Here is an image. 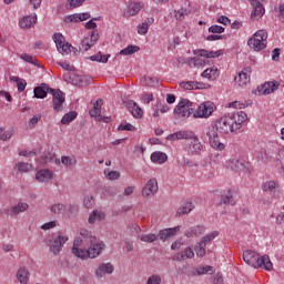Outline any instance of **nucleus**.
Instances as JSON below:
<instances>
[{"mask_svg": "<svg viewBox=\"0 0 284 284\" xmlns=\"http://www.w3.org/2000/svg\"><path fill=\"white\" fill-rule=\"evenodd\" d=\"M130 112L134 119H143V109L142 108H131Z\"/></svg>", "mask_w": 284, "mask_h": 284, "instance_id": "nucleus-56", "label": "nucleus"}, {"mask_svg": "<svg viewBox=\"0 0 284 284\" xmlns=\"http://www.w3.org/2000/svg\"><path fill=\"white\" fill-rule=\"evenodd\" d=\"M114 272V266L111 263H102L95 271V276L98 278H103L106 274H112Z\"/></svg>", "mask_w": 284, "mask_h": 284, "instance_id": "nucleus-21", "label": "nucleus"}, {"mask_svg": "<svg viewBox=\"0 0 284 284\" xmlns=\"http://www.w3.org/2000/svg\"><path fill=\"white\" fill-rule=\"evenodd\" d=\"M247 44L255 52H261L267 48V31L258 30L254 36L247 41Z\"/></svg>", "mask_w": 284, "mask_h": 284, "instance_id": "nucleus-5", "label": "nucleus"}, {"mask_svg": "<svg viewBox=\"0 0 284 284\" xmlns=\"http://www.w3.org/2000/svg\"><path fill=\"white\" fill-rule=\"evenodd\" d=\"M61 163L65 168H72V165H77V158H70L68 155H63L61 158Z\"/></svg>", "mask_w": 284, "mask_h": 284, "instance_id": "nucleus-46", "label": "nucleus"}, {"mask_svg": "<svg viewBox=\"0 0 284 284\" xmlns=\"http://www.w3.org/2000/svg\"><path fill=\"white\" fill-rule=\"evenodd\" d=\"M16 168L20 171V172H32L33 166L30 163H26V162H18L16 164Z\"/></svg>", "mask_w": 284, "mask_h": 284, "instance_id": "nucleus-47", "label": "nucleus"}, {"mask_svg": "<svg viewBox=\"0 0 284 284\" xmlns=\"http://www.w3.org/2000/svg\"><path fill=\"white\" fill-rule=\"evenodd\" d=\"M52 161H54V163L57 165H59V163H61V160L57 159V155H54V153L52 152H45L42 154V163H52Z\"/></svg>", "mask_w": 284, "mask_h": 284, "instance_id": "nucleus-39", "label": "nucleus"}, {"mask_svg": "<svg viewBox=\"0 0 284 284\" xmlns=\"http://www.w3.org/2000/svg\"><path fill=\"white\" fill-rule=\"evenodd\" d=\"M251 105H254V102L252 100H246L244 102L241 101H234L226 104V108H250Z\"/></svg>", "mask_w": 284, "mask_h": 284, "instance_id": "nucleus-42", "label": "nucleus"}, {"mask_svg": "<svg viewBox=\"0 0 284 284\" xmlns=\"http://www.w3.org/2000/svg\"><path fill=\"white\" fill-rule=\"evenodd\" d=\"M209 32H212L213 34H223V32H225V28L214 24L209 28Z\"/></svg>", "mask_w": 284, "mask_h": 284, "instance_id": "nucleus-58", "label": "nucleus"}, {"mask_svg": "<svg viewBox=\"0 0 284 284\" xmlns=\"http://www.w3.org/2000/svg\"><path fill=\"white\" fill-rule=\"evenodd\" d=\"M202 234H205V226L203 225L191 226L184 232V236L191 240L199 239V236H202Z\"/></svg>", "mask_w": 284, "mask_h": 284, "instance_id": "nucleus-17", "label": "nucleus"}, {"mask_svg": "<svg viewBox=\"0 0 284 284\" xmlns=\"http://www.w3.org/2000/svg\"><path fill=\"white\" fill-rule=\"evenodd\" d=\"M253 12L251 13V19H261L263 14H265V8L257 0L252 2Z\"/></svg>", "mask_w": 284, "mask_h": 284, "instance_id": "nucleus-29", "label": "nucleus"}, {"mask_svg": "<svg viewBox=\"0 0 284 284\" xmlns=\"http://www.w3.org/2000/svg\"><path fill=\"white\" fill-rule=\"evenodd\" d=\"M54 43L57 45V49H59V45H62L65 43V38L61 33H55L53 36Z\"/></svg>", "mask_w": 284, "mask_h": 284, "instance_id": "nucleus-59", "label": "nucleus"}, {"mask_svg": "<svg viewBox=\"0 0 284 284\" xmlns=\"http://www.w3.org/2000/svg\"><path fill=\"white\" fill-rule=\"evenodd\" d=\"M180 88H182L183 90H203V88H205L204 83L201 82H195V81H186V82H181L180 83Z\"/></svg>", "mask_w": 284, "mask_h": 284, "instance_id": "nucleus-33", "label": "nucleus"}, {"mask_svg": "<svg viewBox=\"0 0 284 284\" xmlns=\"http://www.w3.org/2000/svg\"><path fill=\"white\" fill-rule=\"evenodd\" d=\"M194 54L204 57L207 61V59H219V57H221V54H223V51H207L205 49H202V50H195Z\"/></svg>", "mask_w": 284, "mask_h": 284, "instance_id": "nucleus-31", "label": "nucleus"}, {"mask_svg": "<svg viewBox=\"0 0 284 284\" xmlns=\"http://www.w3.org/2000/svg\"><path fill=\"white\" fill-rule=\"evenodd\" d=\"M196 274H199V276L203 275V274H214V267L212 266H200L195 270Z\"/></svg>", "mask_w": 284, "mask_h": 284, "instance_id": "nucleus-49", "label": "nucleus"}, {"mask_svg": "<svg viewBox=\"0 0 284 284\" xmlns=\"http://www.w3.org/2000/svg\"><path fill=\"white\" fill-rule=\"evenodd\" d=\"M211 128H214L220 134H234L236 132L230 113L217 119Z\"/></svg>", "mask_w": 284, "mask_h": 284, "instance_id": "nucleus-4", "label": "nucleus"}, {"mask_svg": "<svg viewBox=\"0 0 284 284\" xmlns=\"http://www.w3.org/2000/svg\"><path fill=\"white\" fill-rule=\"evenodd\" d=\"M243 261L246 265L254 267L255 270H266V272H272L274 270V264L270 260L268 255L258 256V253L252 250H246L243 252Z\"/></svg>", "mask_w": 284, "mask_h": 284, "instance_id": "nucleus-3", "label": "nucleus"}, {"mask_svg": "<svg viewBox=\"0 0 284 284\" xmlns=\"http://www.w3.org/2000/svg\"><path fill=\"white\" fill-rule=\"evenodd\" d=\"M89 114L92 119L95 121H100L102 123H110L112 121L111 116H106L105 113H103L101 108H93L89 111Z\"/></svg>", "mask_w": 284, "mask_h": 284, "instance_id": "nucleus-18", "label": "nucleus"}, {"mask_svg": "<svg viewBox=\"0 0 284 284\" xmlns=\"http://www.w3.org/2000/svg\"><path fill=\"white\" fill-rule=\"evenodd\" d=\"M192 202H186L183 206L179 207L176 211V216H185V214H190L191 210H193Z\"/></svg>", "mask_w": 284, "mask_h": 284, "instance_id": "nucleus-40", "label": "nucleus"}, {"mask_svg": "<svg viewBox=\"0 0 284 284\" xmlns=\"http://www.w3.org/2000/svg\"><path fill=\"white\" fill-rule=\"evenodd\" d=\"M152 101H154V95L152 93H144L141 98V102L145 103L146 105Z\"/></svg>", "mask_w": 284, "mask_h": 284, "instance_id": "nucleus-62", "label": "nucleus"}, {"mask_svg": "<svg viewBox=\"0 0 284 284\" xmlns=\"http://www.w3.org/2000/svg\"><path fill=\"white\" fill-rule=\"evenodd\" d=\"M152 163H158L159 165H163L168 161V154L156 151L151 154Z\"/></svg>", "mask_w": 284, "mask_h": 284, "instance_id": "nucleus-34", "label": "nucleus"}, {"mask_svg": "<svg viewBox=\"0 0 284 284\" xmlns=\"http://www.w3.org/2000/svg\"><path fill=\"white\" fill-rule=\"evenodd\" d=\"M119 132H136V126L126 123V124H120L118 126Z\"/></svg>", "mask_w": 284, "mask_h": 284, "instance_id": "nucleus-50", "label": "nucleus"}, {"mask_svg": "<svg viewBox=\"0 0 284 284\" xmlns=\"http://www.w3.org/2000/svg\"><path fill=\"white\" fill-rule=\"evenodd\" d=\"M230 118L232 119V123H233V128H235V132H239V130H241V128H243L245 123L250 122V118L247 116V113L243 111L232 113L230 114Z\"/></svg>", "mask_w": 284, "mask_h": 284, "instance_id": "nucleus-9", "label": "nucleus"}, {"mask_svg": "<svg viewBox=\"0 0 284 284\" xmlns=\"http://www.w3.org/2000/svg\"><path fill=\"white\" fill-rule=\"evenodd\" d=\"M104 176H106V179L109 181H116V179H120L121 173L118 171H110V170H105L104 171Z\"/></svg>", "mask_w": 284, "mask_h": 284, "instance_id": "nucleus-48", "label": "nucleus"}, {"mask_svg": "<svg viewBox=\"0 0 284 284\" xmlns=\"http://www.w3.org/2000/svg\"><path fill=\"white\" fill-rule=\"evenodd\" d=\"M50 90H52V88H50V85L42 83L39 87H36L33 89V94L36 99H45L48 97V94H50Z\"/></svg>", "mask_w": 284, "mask_h": 284, "instance_id": "nucleus-23", "label": "nucleus"}, {"mask_svg": "<svg viewBox=\"0 0 284 284\" xmlns=\"http://www.w3.org/2000/svg\"><path fill=\"white\" fill-rule=\"evenodd\" d=\"M54 179V172L49 169H41L36 173V181L42 185H50Z\"/></svg>", "mask_w": 284, "mask_h": 284, "instance_id": "nucleus-10", "label": "nucleus"}, {"mask_svg": "<svg viewBox=\"0 0 284 284\" xmlns=\"http://www.w3.org/2000/svg\"><path fill=\"white\" fill-rule=\"evenodd\" d=\"M39 121H41V113H38L36 115H33L29 122H28V125L30 129L32 128H37V124L39 123Z\"/></svg>", "mask_w": 284, "mask_h": 284, "instance_id": "nucleus-54", "label": "nucleus"}, {"mask_svg": "<svg viewBox=\"0 0 284 284\" xmlns=\"http://www.w3.org/2000/svg\"><path fill=\"white\" fill-rule=\"evenodd\" d=\"M49 95L52 98L54 108H59L65 103V93L59 89H51Z\"/></svg>", "mask_w": 284, "mask_h": 284, "instance_id": "nucleus-15", "label": "nucleus"}, {"mask_svg": "<svg viewBox=\"0 0 284 284\" xmlns=\"http://www.w3.org/2000/svg\"><path fill=\"white\" fill-rule=\"evenodd\" d=\"M222 203L224 205L232 203V191L229 190L222 194Z\"/></svg>", "mask_w": 284, "mask_h": 284, "instance_id": "nucleus-60", "label": "nucleus"}, {"mask_svg": "<svg viewBox=\"0 0 284 284\" xmlns=\"http://www.w3.org/2000/svg\"><path fill=\"white\" fill-rule=\"evenodd\" d=\"M80 234L81 237H77L73 241L72 254L82 261L101 256V252L105 248V244L99 241L97 236H92L88 230H82Z\"/></svg>", "mask_w": 284, "mask_h": 284, "instance_id": "nucleus-1", "label": "nucleus"}, {"mask_svg": "<svg viewBox=\"0 0 284 284\" xmlns=\"http://www.w3.org/2000/svg\"><path fill=\"white\" fill-rule=\"evenodd\" d=\"M77 116H79V113H77V111H71L64 114L63 118L61 119L62 125H69V123H72L74 119H77Z\"/></svg>", "mask_w": 284, "mask_h": 284, "instance_id": "nucleus-43", "label": "nucleus"}, {"mask_svg": "<svg viewBox=\"0 0 284 284\" xmlns=\"http://www.w3.org/2000/svg\"><path fill=\"white\" fill-rule=\"evenodd\" d=\"M90 13H74L64 18L65 23H79L81 21H88Z\"/></svg>", "mask_w": 284, "mask_h": 284, "instance_id": "nucleus-26", "label": "nucleus"}, {"mask_svg": "<svg viewBox=\"0 0 284 284\" xmlns=\"http://www.w3.org/2000/svg\"><path fill=\"white\" fill-rule=\"evenodd\" d=\"M278 82H265L258 88V94H272L278 90Z\"/></svg>", "mask_w": 284, "mask_h": 284, "instance_id": "nucleus-25", "label": "nucleus"}, {"mask_svg": "<svg viewBox=\"0 0 284 284\" xmlns=\"http://www.w3.org/2000/svg\"><path fill=\"white\" fill-rule=\"evenodd\" d=\"M10 139H12V132L0 126V141H10Z\"/></svg>", "mask_w": 284, "mask_h": 284, "instance_id": "nucleus-51", "label": "nucleus"}, {"mask_svg": "<svg viewBox=\"0 0 284 284\" xmlns=\"http://www.w3.org/2000/svg\"><path fill=\"white\" fill-rule=\"evenodd\" d=\"M194 250L192 247H186L183 253H178L173 256V261H183L184 258H193Z\"/></svg>", "mask_w": 284, "mask_h": 284, "instance_id": "nucleus-35", "label": "nucleus"}, {"mask_svg": "<svg viewBox=\"0 0 284 284\" xmlns=\"http://www.w3.org/2000/svg\"><path fill=\"white\" fill-rule=\"evenodd\" d=\"M186 141L184 145L185 152L189 154H201L203 152V143L194 131L181 130L166 136V141Z\"/></svg>", "mask_w": 284, "mask_h": 284, "instance_id": "nucleus-2", "label": "nucleus"}, {"mask_svg": "<svg viewBox=\"0 0 284 284\" xmlns=\"http://www.w3.org/2000/svg\"><path fill=\"white\" fill-rule=\"evenodd\" d=\"M201 77H203V79H207L209 81H216V79H219V68H207L201 73Z\"/></svg>", "mask_w": 284, "mask_h": 284, "instance_id": "nucleus-30", "label": "nucleus"}, {"mask_svg": "<svg viewBox=\"0 0 284 284\" xmlns=\"http://www.w3.org/2000/svg\"><path fill=\"white\" fill-rule=\"evenodd\" d=\"M207 58H205V55H200L197 54V57L192 58L189 60V65L191 68H205V65H207Z\"/></svg>", "mask_w": 284, "mask_h": 284, "instance_id": "nucleus-28", "label": "nucleus"}, {"mask_svg": "<svg viewBox=\"0 0 284 284\" xmlns=\"http://www.w3.org/2000/svg\"><path fill=\"white\" fill-rule=\"evenodd\" d=\"M216 236H219L217 231H213V232L206 234L205 236H203L194 247L196 256H199L200 258H203V256H205V254H207V251H206L207 245H210V243H212V241H214V239H216Z\"/></svg>", "mask_w": 284, "mask_h": 284, "instance_id": "nucleus-7", "label": "nucleus"}, {"mask_svg": "<svg viewBox=\"0 0 284 284\" xmlns=\"http://www.w3.org/2000/svg\"><path fill=\"white\" fill-rule=\"evenodd\" d=\"M141 48L139 45L129 44L126 48L120 51L121 57H130L132 54H136Z\"/></svg>", "mask_w": 284, "mask_h": 284, "instance_id": "nucleus-37", "label": "nucleus"}, {"mask_svg": "<svg viewBox=\"0 0 284 284\" xmlns=\"http://www.w3.org/2000/svg\"><path fill=\"white\" fill-rule=\"evenodd\" d=\"M263 192H274V190H278V181L277 180H268L262 183Z\"/></svg>", "mask_w": 284, "mask_h": 284, "instance_id": "nucleus-36", "label": "nucleus"}, {"mask_svg": "<svg viewBox=\"0 0 284 284\" xmlns=\"http://www.w3.org/2000/svg\"><path fill=\"white\" fill-rule=\"evenodd\" d=\"M156 192H159V182L156 181V179L152 178L143 186L142 196H144V199H150L154 196Z\"/></svg>", "mask_w": 284, "mask_h": 284, "instance_id": "nucleus-11", "label": "nucleus"}, {"mask_svg": "<svg viewBox=\"0 0 284 284\" xmlns=\"http://www.w3.org/2000/svg\"><path fill=\"white\" fill-rule=\"evenodd\" d=\"M248 72H252L251 68L244 69L242 72H240L237 75H235L234 81L239 85L243 87L250 83V74Z\"/></svg>", "mask_w": 284, "mask_h": 284, "instance_id": "nucleus-24", "label": "nucleus"}, {"mask_svg": "<svg viewBox=\"0 0 284 284\" xmlns=\"http://www.w3.org/2000/svg\"><path fill=\"white\" fill-rule=\"evenodd\" d=\"M181 232V226H174L171 229H164L159 232V239L160 241H168V239H172V236H176Z\"/></svg>", "mask_w": 284, "mask_h": 284, "instance_id": "nucleus-20", "label": "nucleus"}, {"mask_svg": "<svg viewBox=\"0 0 284 284\" xmlns=\"http://www.w3.org/2000/svg\"><path fill=\"white\" fill-rule=\"evenodd\" d=\"M19 23L20 28H22L23 30L32 28V26L37 23V13L23 17Z\"/></svg>", "mask_w": 284, "mask_h": 284, "instance_id": "nucleus-32", "label": "nucleus"}, {"mask_svg": "<svg viewBox=\"0 0 284 284\" xmlns=\"http://www.w3.org/2000/svg\"><path fill=\"white\" fill-rule=\"evenodd\" d=\"M28 203L20 202L7 210L8 216H18L21 212H28Z\"/></svg>", "mask_w": 284, "mask_h": 284, "instance_id": "nucleus-22", "label": "nucleus"}, {"mask_svg": "<svg viewBox=\"0 0 284 284\" xmlns=\"http://www.w3.org/2000/svg\"><path fill=\"white\" fill-rule=\"evenodd\" d=\"M10 81L17 83L18 92H23L26 90V85H28V82L19 77H10Z\"/></svg>", "mask_w": 284, "mask_h": 284, "instance_id": "nucleus-44", "label": "nucleus"}, {"mask_svg": "<svg viewBox=\"0 0 284 284\" xmlns=\"http://www.w3.org/2000/svg\"><path fill=\"white\" fill-rule=\"evenodd\" d=\"M187 14H190V10L189 9H179L174 11V18L176 19V21H183V19H185V17H187Z\"/></svg>", "mask_w": 284, "mask_h": 284, "instance_id": "nucleus-45", "label": "nucleus"}, {"mask_svg": "<svg viewBox=\"0 0 284 284\" xmlns=\"http://www.w3.org/2000/svg\"><path fill=\"white\" fill-rule=\"evenodd\" d=\"M90 224L97 223V221H105V213L102 211H93L88 219Z\"/></svg>", "mask_w": 284, "mask_h": 284, "instance_id": "nucleus-38", "label": "nucleus"}, {"mask_svg": "<svg viewBox=\"0 0 284 284\" xmlns=\"http://www.w3.org/2000/svg\"><path fill=\"white\" fill-rule=\"evenodd\" d=\"M140 241L143 243H154L156 241V236L154 234H142L140 235Z\"/></svg>", "mask_w": 284, "mask_h": 284, "instance_id": "nucleus-53", "label": "nucleus"}, {"mask_svg": "<svg viewBox=\"0 0 284 284\" xmlns=\"http://www.w3.org/2000/svg\"><path fill=\"white\" fill-rule=\"evenodd\" d=\"M57 227V221L47 222L41 226V230H54Z\"/></svg>", "mask_w": 284, "mask_h": 284, "instance_id": "nucleus-63", "label": "nucleus"}, {"mask_svg": "<svg viewBox=\"0 0 284 284\" xmlns=\"http://www.w3.org/2000/svg\"><path fill=\"white\" fill-rule=\"evenodd\" d=\"M146 284H161V275L153 274L149 276Z\"/></svg>", "mask_w": 284, "mask_h": 284, "instance_id": "nucleus-61", "label": "nucleus"}, {"mask_svg": "<svg viewBox=\"0 0 284 284\" xmlns=\"http://www.w3.org/2000/svg\"><path fill=\"white\" fill-rule=\"evenodd\" d=\"M97 41H99V31H92L90 37H87L81 41L80 50L82 52H88Z\"/></svg>", "mask_w": 284, "mask_h": 284, "instance_id": "nucleus-12", "label": "nucleus"}, {"mask_svg": "<svg viewBox=\"0 0 284 284\" xmlns=\"http://www.w3.org/2000/svg\"><path fill=\"white\" fill-rule=\"evenodd\" d=\"M206 136L209 139V145L213 148V150H216L217 152H223V150L227 148V142L221 139L216 129L209 126L206 129Z\"/></svg>", "mask_w": 284, "mask_h": 284, "instance_id": "nucleus-6", "label": "nucleus"}, {"mask_svg": "<svg viewBox=\"0 0 284 284\" xmlns=\"http://www.w3.org/2000/svg\"><path fill=\"white\" fill-rule=\"evenodd\" d=\"M64 81H67V83H72V85H81V88H83V85H88V83H90V78L85 75L70 77V73H65Z\"/></svg>", "mask_w": 284, "mask_h": 284, "instance_id": "nucleus-13", "label": "nucleus"}, {"mask_svg": "<svg viewBox=\"0 0 284 284\" xmlns=\"http://www.w3.org/2000/svg\"><path fill=\"white\" fill-rule=\"evenodd\" d=\"M145 4L143 2H130L126 10V17H135L141 10H143Z\"/></svg>", "mask_w": 284, "mask_h": 284, "instance_id": "nucleus-27", "label": "nucleus"}, {"mask_svg": "<svg viewBox=\"0 0 284 284\" xmlns=\"http://www.w3.org/2000/svg\"><path fill=\"white\" fill-rule=\"evenodd\" d=\"M65 243H68V237L65 234L61 233L58 237L49 241V250L52 254H59L63 250Z\"/></svg>", "mask_w": 284, "mask_h": 284, "instance_id": "nucleus-8", "label": "nucleus"}, {"mask_svg": "<svg viewBox=\"0 0 284 284\" xmlns=\"http://www.w3.org/2000/svg\"><path fill=\"white\" fill-rule=\"evenodd\" d=\"M72 50H74V47L69 43H64L58 48V52H60V54H68L69 52H72Z\"/></svg>", "mask_w": 284, "mask_h": 284, "instance_id": "nucleus-52", "label": "nucleus"}, {"mask_svg": "<svg viewBox=\"0 0 284 284\" xmlns=\"http://www.w3.org/2000/svg\"><path fill=\"white\" fill-rule=\"evenodd\" d=\"M84 207L87 210H91V207H94V197L92 195H87L83 201Z\"/></svg>", "mask_w": 284, "mask_h": 284, "instance_id": "nucleus-55", "label": "nucleus"}, {"mask_svg": "<svg viewBox=\"0 0 284 284\" xmlns=\"http://www.w3.org/2000/svg\"><path fill=\"white\" fill-rule=\"evenodd\" d=\"M148 30H150V27L144 24V22H142V24L138 26V33H140V34H145L148 32Z\"/></svg>", "mask_w": 284, "mask_h": 284, "instance_id": "nucleus-64", "label": "nucleus"}, {"mask_svg": "<svg viewBox=\"0 0 284 284\" xmlns=\"http://www.w3.org/2000/svg\"><path fill=\"white\" fill-rule=\"evenodd\" d=\"M194 119H210L211 114H214L213 108H191Z\"/></svg>", "mask_w": 284, "mask_h": 284, "instance_id": "nucleus-19", "label": "nucleus"}, {"mask_svg": "<svg viewBox=\"0 0 284 284\" xmlns=\"http://www.w3.org/2000/svg\"><path fill=\"white\" fill-rule=\"evenodd\" d=\"M72 212V210H77L75 205L72 204H62V203H55L50 207L51 214H55L59 216V214H65V212Z\"/></svg>", "mask_w": 284, "mask_h": 284, "instance_id": "nucleus-16", "label": "nucleus"}, {"mask_svg": "<svg viewBox=\"0 0 284 284\" xmlns=\"http://www.w3.org/2000/svg\"><path fill=\"white\" fill-rule=\"evenodd\" d=\"M192 114V111L187 108H176L174 109V115L176 119H187Z\"/></svg>", "mask_w": 284, "mask_h": 284, "instance_id": "nucleus-41", "label": "nucleus"}, {"mask_svg": "<svg viewBox=\"0 0 284 284\" xmlns=\"http://www.w3.org/2000/svg\"><path fill=\"white\" fill-rule=\"evenodd\" d=\"M192 105H194V102H192L185 98H181L176 108H192Z\"/></svg>", "mask_w": 284, "mask_h": 284, "instance_id": "nucleus-57", "label": "nucleus"}, {"mask_svg": "<svg viewBox=\"0 0 284 284\" xmlns=\"http://www.w3.org/2000/svg\"><path fill=\"white\" fill-rule=\"evenodd\" d=\"M226 168L229 170H234L235 172L239 170H250V163L243 160H239L236 158L230 159L226 162Z\"/></svg>", "mask_w": 284, "mask_h": 284, "instance_id": "nucleus-14", "label": "nucleus"}]
</instances>
